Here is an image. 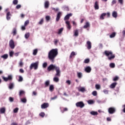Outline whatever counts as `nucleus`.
<instances>
[{
  "label": "nucleus",
  "instance_id": "18",
  "mask_svg": "<svg viewBox=\"0 0 125 125\" xmlns=\"http://www.w3.org/2000/svg\"><path fill=\"white\" fill-rule=\"evenodd\" d=\"M65 24H66V27L68 30L71 29V25H70V21H66Z\"/></svg>",
  "mask_w": 125,
  "mask_h": 125
},
{
  "label": "nucleus",
  "instance_id": "27",
  "mask_svg": "<svg viewBox=\"0 0 125 125\" xmlns=\"http://www.w3.org/2000/svg\"><path fill=\"white\" fill-rule=\"evenodd\" d=\"M90 114H91V115H92L93 116H96V115H98V112H97V111H92L90 112Z\"/></svg>",
  "mask_w": 125,
  "mask_h": 125
},
{
  "label": "nucleus",
  "instance_id": "30",
  "mask_svg": "<svg viewBox=\"0 0 125 125\" xmlns=\"http://www.w3.org/2000/svg\"><path fill=\"white\" fill-rule=\"evenodd\" d=\"M0 112L1 114H4L5 113V107H2L0 109Z\"/></svg>",
  "mask_w": 125,
  "mask_h": 125
},
{
  "label": "nucleus",
  "instance_id": "23",
  "mask_svg": "<svg viewBox=\"0 0 125 125\" xmlns=\"http://www.w3.org/2000/svg\"><path fill=\"white\" fill-rule=\"evenodd\" d=\"M10 16H11V14L10 12H8L6 15V19L7 20H10Z\"/></svg>",
  "mask_w": 125,
  "mask_h": 125
},
{
  "label": "nucleus",
  "instance_id": "6",
  "mask_svg": "<svg viewBox=\"0 0 125 125\" xmlns=\"http://www.w3.org/2000/svg\"><path fill=\"white\" fill-rule=\"evenodd\" d=\"M2 79L4 82H7V81H11V80H12V75H8V77L3 76Z\"/></svg>",
  "mask_w": 125,
  "mask_h": 125
},
{
  "label": "nucleus",
  "instance_id": "26",
  "mask_svg": "<svg viewBox=\"0 0 125 125\" xmlns=\"http://www.w3.org/2000/svg\"><path fill=\"white\" fill-rule=\"evenodd\" d=\"M74 36L75 37H78V36H79V30L76 29V30L74 31Z\"/></svg>",
  "mask_w": 125,
  "mask_h": 125
},
{
  "label": "nucleus",
  "instance_id": "24",
  "mask_svg": "<svg viewBox=\"0 0 125 125\" xmlns=\"http://www.w3.org/2000/svg\"><path fill=\"white\" fill-rule=\"evenodd\" d=\"M112 16L114 17V18H117L118 17V13H117V12L113 11L112 13Z\"/></svg>",
  "mask_w": 125,
  "mask_h": 125
},
{
  "label": "nucleus",
  "instance_id": "12",
  "mask_svg": "<svg viewBox=\"0 0 125 125\" xmlns=\"http://www.w3.org/2000/svg\"><path fill=\"white\" fill-rule=\"evenodd\" d=\"M48 106H49L48 104L44 103L41 105V108L42 109H45L46 108H47Z\"/></svg>",
  "mask_w": 125,
  "mask_h": 125
},
{
  "label": "nucleus",
  "instance_id": "47",
  "mask_svg": "<svg viewBox=\"0 0 125 125\" xmlns=\"http://www.w3.org/2000/svg\"><path fill=\"white\" fill-rule=\"evenodd\" d=\"M19 110V108L18 107H17L13 110V112L14 113H18Z\"/></svg>",
  "mask_w": 125,
  "mask_h": 125
},
{
  "label": "nucleus",
  "instance_id": "25",
  "mask_svg": "<svg viewBox=\"0 0 125 125\" xmlns=\"http://www.w3.org/2000/svg\"><path fill=\"white\" fill-rule=\"evenodd\" d=\"M49 90L51 91V92H52L53 90H54V85L51 84L49 86Z\"/></svg>",
  "mask_w": 125,
  "mask_h": 125
},
{
  "label": "nucleus",
  "instance_id": "1",
  "mask_svg": "<svg viewBox=\"0 0 125 125\" xmlns=\"http://www.w3.org/2000/svg\"><path fill=\"white\" fill-rule=\"evenodd\" d=\"M58 55V49H51L48 54V58L51 61V62H54V60L56 56Z\"/></svg>",
  "mask_w": 125,
  "mask_h": 125
},
{
  "label": "nucleus",
  "instance_id": "42",
  "mask_svg": "<svg viewBox=\"0 0 125 125\" xmlns=\"http://www.w3.org/2000/svg\"><path fill=\"white\" fill-rule=\"evenodd\" d=\"M87 103L88 104H94V101L92 100H89L87 101Z\"/></svg>",
  "mask_w": 125,
  "mask_h": 125
},
{
  "label": "nucleus",
  "instance_id": "50",
  "mask_svg": "<svg viewBox=\"0 0 125 125\" xmlns=\"http://www.w3.org/2000/svg\"><path fill=\"white\" fill-rule=\"evenodd\" d=\"M103 92L104 93V94H108V93H109V91L106 89H104L103 90Z\"/></svg>",
  "mask_w": 125,
  "mask_h": 125
},
{
  "label": "nucleus",
  "instance_id": "44",
  "mask_svg": "<svg viewBox=\"0 0 125 125\" xmlns=\"http://www.w3.org/2000/svg\"><path fill=\"white\" fill-rule=\"evenodd\" d=\"M24 37L25 39H28L29 37H30V33H28L25 34Z\"/></svg>",
  "mask_w": 125,
  "mask_h": 125
},
{
  "label": "nucleus",
  "instance_id": "62",
  "mask_svg": "<svg viewBox=\"0 0 125 125\" xmlns=\"http://www.w3.org/2000/svg\"><path fill=\"white\" fill-rule=\"evenodd\" d=\"M52 9L53 10H54L55 11H58V10H59V8H55L52 7Z\"/></svg>",
  "mask_w": 125,
  "mask_h": 125
},
{
  "label": "nucleus",
  "instance_id": "34",
  "mask_svg": "<svg viewBox=\"0 0 125 125\" xmlns=\"http://www.w3.org/2000/svg\"><path fill=\"white\" fill-rule=\"evenodd\" d=\"M63 30H64V28L63 27H62L61 28L59 31H58V34L59 35H61V34L62 33V32H63Z\"/></svg>",
  "mask_w": 125,
  "mask_h": 125
},
{
  "label": "nucleus",
  "instance_id": "5",
  "mask_svg": "<svg viewBox=\"0 0 125 125\" xmlns=\"http://www.w3.org/2000/svg\"><path fill=\"white\" fill-rule=\"evenodd\" d=\"M76 106L80 108H83L84 107V104L83 102H79L76 104Z\"/></svg>",
  "mask_w": 125,
  "mask_h": 125
},
{
  "label": "nucleus",
  "instance_id": "63",
  "mask_svg": "<svg viewBox=\"0 0 125 125\" xmlns=\"http://www.w3.org/2000/svg\"><path fill=\"white\" fill-rule=\"evenodd\" d=\"M55 99H57V96H55V97L51 98V100H55Z\"/></svg>",
  "mask_w": 125,
  "mask_h": 125
},
{
  "label": "nucleus",
  "instance_id": "46",
  "mask_svg": "<svg viewBox=\"0 0 125 125\" xmlns=\"http://www.w3.org/2000/svg\"><path fill=\"white\" fill-rule=\"evenodd\" d=\"M13 3L15 5H16V4H18V0H14L13 1Z\"/></svg>",
  "mask_w": 125,
  "mask_h": 125
},
{
  "label": "nucleus",
  "instance_id": "31",
  "mask_svg": "<svg viewBox=\"0 0 125 125\" xmlns=\"http://www.w3.org/2000/svg\"><path fill=\"white\" fill-rule=\"evenodd\" d=\"M14 87V84L13 83H10L9 85V89H12Z\"/></svg>",
  "mask_w": 125,
  "mask_h": 125
},
{
  "label": "nucleus",
  "instance_id": "51",
  "mask_svg": "<svg viewBox=\"0 0 125 125\" xmlns=\"http://www.w3.org/2000/svg\"><path fill=\"white\" fill-rule=\"evenodd\" d=\"M63 8H64V10H66V11H69V7H68L67 6H64L63 7Z\"/></svg>",
  "mask_w": 125,
  "mask_h": 125
},
{
  "label": "nucleus",
  "instance_id": "16",
  "mask_svg": "<svg viewBox=\"0 0 125 125\" xmlns=\"http://www.w3.org/2000/svg\"><path fill=\"white\" fill-rule=\"evenodd\" d=\"M49 84H50V81L47 80L44 83L45 87H48L49 86Z\"/></svg>",
  "mask_w": 125,
  "mask_h": 125
},
{
  "label": "nucleus",
  "instance_id": "56",
  "mask_svg": "<svg viewBox=\"0 0 125 125\" xmlns=\"http://www.w3.org/2000/svg\"><path fill=\"white\" fill-rule=\"evenodd\" d=\"M118 80H119V77L116 76L113 78V81H114V82H116V81H118Z\"/></svg>",
  "mask_w": 125,
  "mask_h": 125
},
{
  "label": "nucleus",
  "instance_id": "22",
  "mask_svg": "<svg viewBox=\"0 0 125 125\" xmlns=\"http://www.w3.org/2000/svg\"><path fill=\"white\" fill-rule=\"evenodd\" d=\"M106 14H106L105 13L102 14L100 16V19H101V20H104V17H105L106 16Z\"/></svg>",
  "mask_w": 125,
  "mask_h": 125
},
{
  "label": "nucleus",
  "instance_id": "28",
  "mask_svg": "<svg viewBox=\"0 0 125 125\" xmlns=\"http://www.w3.org/2000/svg\"><path fill=\"white\" fill-rule=\"evenodd\" d=\"M78 90L79 91H81V92H84V91H85V88L84 87H81Z\"/></svg>",
  "mask_w": 125,
  "mask_h": 125
},
{
  "label": "nucleus",
  "instance_id": "10",
  "mask_svg": "<svg viewBox=\"0 0 125 125\" xmlns=\"http://www.w3.org/2000/svg\"><path fill=\"white\" fill-rule=\"evenodd\" d=\"M73 15L72 13H69L67 15H66L64 18V21H66V20H69V19H70V18Z\"/></svg>",
  "mask_w": 125,
  "mask_h": 125
},
{
  "label": "nucleus",
  "instance_id": "55",
  "mask_svg": "<svg viewBox=\"0 0 125 125\" xmlns=\"http://www.w3.org/2000/svg\"><path fill=\"white\" fill-rule=\"evenodd\" d=\"M46 66H47V62H44L42 65L43 68H46Z\"/></svg>",
  "mask_w": 125,
  "mask_h": 125
},
{
  "label": "nucleus",
  "instance_id": "48",
  "mask_svg": "<svg viewBox=\"0 0 125 125\" xmlns=\"http://www.w3.org/2000/svg\"><path fill=\"white\" fill-rule=\"evenodd\" d=\"M25 93V92L23 90H21L19 93V96H21V95L24 94Z\"/></svg>",
  "mask_w": 125,
  "mask_h": 125
},
{
  "label": "nucleus",
  "instance_id": "33",
  "mask_svg": "<svg viewBox=\"0 0 125 125\" xmlns=\"http://www.w3.org/2000/svg\"><path fill=\"white\" fill-rule=\"evenodd\" d=\"M95 87L96 89L99 90V89H100V88H101V86L99 84H96L95 85Z\"/></svg>",
  "mask_w": 125,
  "mask_h": 125
},
{
  "label": "nucleus",
  "instance_id": "15",
  "mask_svg": "<svg viewBox=\"0 0 125 125\" xmlns=\"http://www.w3.org/2000/svg\"><path fill=\"white\" fill-rule=\"evenodd\" d=\"M56 76H58V77H60V69L59 68V67L58 66L57 67H56Z\"/></svg>",
  "mask_w": 125,
  "mask_h": 125
},
{
  "label": "nucleus",
  "instance_id": "60",
  "mask_svg": "<svg viewBox=\"0 0 125 125\" xmlns=\"http://www.w3.org/2000/svg\"><path fill=\"white\" fill-rule=\"evenodd\" d=\"M44 112H41L40 114V116H41V117H42V118H43L44 117Z\"/></svg>",
  "mask_w": 125,
  "mask_h": 125
},
{
  "label": "nucleus",
  "instance_id": "40",
  "mask_svg": "<svg viewBox=\"0 0 125 125\" xmlns=\"http://www.w3.org/2000/svg\"><path fill=\"white\" fill-rule=\"evenodd\" d=\"M76 55V53L75 52H72L70 55V58H72L73 56H75Z\"/></svg>",
  "mask_w": 125,
  "mask_h": 125
},
{
  "label": "nucleus",
  "instance_id": "8",
  "mask_svg": "<svg viewBox=\"0 0 125 125\" xmlns=\"http://www.w3.org/2000/svg\"><path fill=\"white\" fill-rule=\"evenodd\" d=\"M108 113L109 114H114L116 112V109L114 107H110L108 108Z\"/></svg>",
  "mask_w": 125,
  "mask_h": 125
},
{
  "label": "nucleus",
  "instance_id": "43",
  "mask_svg": "<svg viewBox=\"0 0 125 125\" xmlns=\"http://www.w3.org/2000/svg\"><path fill=\"white\" fill-rule=\"evenodd\" d=\"M92 95H93V96H96L97 95V91H94L92 92Z\"/></svg>",
  "mask_w": 125,
  "mask_h": 125
},
{
  "label": "nucleus",
  "instance_id": "58",
  "mask_svg": "<svg viewBox=\"0 0 125 125\" xmlns=\"http://www.w3.org/2000/svg\"><path fill=\"white\" fill-rule=\"evenodd\" d=\"M115 3H117V0H113L111 2V5H114Z\"/></svg>",
  "mask_w": 125,
  "mask_h": 125
},
{
  "label": "nucleus",
  "instance_id": "52",
  "mask_svg": "<svg viewBox=\"0 0 125 125\" xmlns=\"http://www.w3.org/2000/svg\"><path fill=\"white\" fill-rule=\"evenodd\" d=\"M45 19L46 21H49L50 20V17L49 16H47L45 17Z\"/></svg>",
  "mask_w": 125,
  "mask_h": 125
},
{
  "label": "nucleus",
  "instance_id": "17",
  "mask_svg": "<svg viewBox=\"0 0 125 125\" xmlns=\"http://www.w3.org/2000/svg\"><path fill=\"white\" fill-rule=\"evenodd\" d=\"M86 44L87 45V49H90L91 48V42H90V41H87Z\"/></svg>",
  "mask_w": 125,
  "mask_h": 125
},
{
  "label": "nucleus",
  "instance_id": "32",
  "mask_svg": "<svg viewBox=\"0 0 125 125\" xmlns=\"http://www.w3.org/2000/svg\"><path fill=\"white\" fill-rule=\"evenodd\" d=\"M53 81L55 82V83H58L59 82V78L57 77H55L53 78Z\"/></svg>",
  "mask_w": 125,
  "mask_h": 125
},
{
  "label": "nucleus",
  "instance_id": "4",
  "mask_svg": "<svg viewBox=\"0 0 125 125\" xmlns=\"http://www.w3.org/2000/svg\"><path fill=\"white\" fill-rule=\"evenodd\" d=\"M58 67V66H56L55 65L51 64L48 67L47 70L49 71V72L50 71H53V70H56V68Z\"/></svg>",
  "mask_w": 125,
  "mask_h": 125
},
{
  "label": "nucleus",
  "instance_id": "45",
  "mask_svg": "<svg viewBox=\"0 0 125 125\" xmlns=\"http://www.w3.org/2000/svg\"><path fill=\"white\" fill-rule=\"evenodd\" d=\"M39 25H42L43 24V19H42L41 21L39 22Z\"/></svg>",
  "mask_w": 125,
  "mask_h": 125
},
{
  "label": "nucleus",
  "instance_id": "39",
  "mask_svg": "<svg viewBox=\"0 0 125 125\" xmlns=\"http://www.w3.org/2000/svg\"><path fill=\"white\" fill-rule=\"evenodd\" d=\"M9 53L10 57H13V55L14 54V52H13V51H10Z\"/></svg>",
  "mask_w": 125,
  "mask_h": 125
},
{
  "label": "nucleus",
  "instance_id": "37",
  "mask_svg": "<svg viewBox=\"0 0 125 125\" xmlns=\"http://www.w3.org/2000/svg\"><path fill=\"white\" fill-rule=\"evenodd\" d=\"M21 101L22 103H27V99L26 98H21Z\"/></svg>",
  "mask_w": 125,
  "mask_h": 125
},
{
  "label": "nucleus",
  "instance_id": "14",
  "mask_svg": "<svg viewBox=\"0 0 125 125\" xmlns=\"http://www.w3.org/2000/svg\"><path fill=\"white\" fill-rule=\"evenodd\" d=\"M84 71L86 73H90L91 72V67L90 66H87L85 68Z\"/></svg>",
  "mask_w": 125,
  "mask_h": 125
},
{
  "label": "nucleus",
  "instance_id": "2",
  "mask_svg": "<svg viewBox=\"0 0 125 125\" xmlns=\"http://www.w3.org/2000/svg\"><path fill=\"white\" fill-rule=\"evenodd\" d=\"M104 54L108 57V60H112L115 57V54H113L111 51H105Z\"/></svg>",
  "mask_w": 125,
  "mask_h": 125
},
{
  "label": "nucleus",
  "instance_id": "49",
  "mask_svg": "<svg viewBox=\"0 0 125 125\" xmlns=\"http://www.w3.org/2000/svg\"><path fill=\"white\" fill-rule=\"evenodd\" d=\"M115 36H116V33H113L112 34L110 35V38L112 39V38H114Z\"/></svg>",
  "mask_w": 125,
  "mask_h": 125
},
{
  "label": "nucleus",
  "instance_id": "11",
  "mask_svg": "<svg viewBox=\"0 0 125 125\" xmlns=\"http://www.w3.org/2000/svg\"><path fill=\"white\" fill-rule=\"evenodd\" d=\"M94 8L96 10L99 9V2L96 1L94 5Z\"/></svg>",
  "mask_w": 125,
  "mask_h": 125
},
{
  "label": "nucleus",
  "instance_id": "54",
  "mask_svg": "<svg viewBox=\"0 0 125 125\" xmlns=\"http://www.w3.org/2000/svg\"><path fill=\"white\" fill-rule=\"evenodd\" d=\"M29 23H30V21L29 20L26 21L24 22V26H27Z\"/></svg>",
  "mask_w": 125,
  "mask_h": 125
},
{
  "label": "nucleus",
  "instance_id": "29",
  "mask_svg": "<svg viewBox=\"0 0 125 125\" xmlns=\"http://www.w3.org/2000/svg\"><path fill=\"white\" fill-rule=\"evenodd\" d=\"M77 77L79 79H82L83 77V73L81 72H77Z\"/></svg>",
  "mask_w": 125,
  "mask_h": 125
},
{
  "label": "nucleus",
  "instance_id": "61",
  "mask_svg": "<svg viewBox=\"0 0 125 125\" xmlns=\"http://www.w3.org/2000/svg\"><path fill=\"white\" fill-rule=\"evenodd\" d=\"M66 83H67V84H68L69 85H70V84H71V81L70 80H67L66 81Z\"/></svg>",
  "mask_w": 125,
  "mask_h": 125
},
{
  "label": "nucleus",
  "instance_id": "57",
  "mask_svg": "<svg viewBox=\"0 0 125 125\" xmlns=\"http://www.w3.org/2000/svg\"><path fill=\"white\" fill-rule=\"evenodd\" d=\"M21 4H18L16 6V8L17 9H20V8H21Z\"/></svg>",
  "mask_w": 125,
  "mask_h": 125
},
{
  "label": "nucleus",
  "instance_id": "41",
  "mask_svg": "<svg viewBox=\"0 0 125 125\" xmlns=\"http://www.w3.org/2000/svg\"><path fill=\"white\" fill-rule=\"evenodd\" d=\"M13 36H15L16 35V33H17V31H16V28H14L13 29Z\"/></svg>",
  "mask_w": 125,
  "mask_h": 125
},
{
  "label": "nucleus",
  "instance_id": "38",
  "mask_svg": "<svg viewBox=\"0 0 125 125\" xmlns=\"http://www.w3.org/2000/svg\"><path fill=\"white\" fill-rule=\"evenodd\" d=\"M115 66L116 65L114 63H110L109 64V67H110V68H115Z\"/></svg>",
  "mask_w": 125,
  "mask_h": 125
},
{
  "label": "nucleus",
  "instance_id": "19",
  "mask_svg": "<svg viewBox=\"0 0 125 125\" xmlns=\"http://www.w3.org/2000/svg\"><path fill=\"white\" fill-rule=\"evenodd\" d=\"M90 24H89V22L88 21H86L85 23V24L83 26L84 29H86L87 28H88V27H90Z\"/></svg>",
  "mask_w": 125,
  "mask_h": 125
},
{
  "label": "nucleus",
  "instance_id": "3",
  "mask_svg": "<svg viewBox=\"0 0 125 125\" xmlns=\"http://www.w3.org/2000/svg\"><path fill=\"white\" fill-rule=\"evenodd\" d=\"M39 67V62H33L31 64L29 68L30 70H32L33 68H34V70H37L38 67Z\"/></svg>",
  "mask_w": 125,
  "mask_h": 125
},
{
  "label": "nucleus",
  "instance_id": "35",
  "mask_svg": "<svg viewBox=\"0 0 125 125\" xmlns=\"http://www.w3.org/2000/svg\"><path fill=\"white\" fill-rule=\"evenodd\" d=\"M1 58H3V59H7L8 58V55L4 54L1 56Z\"/></svg>",
  "mask_w": 125,
  "mask_h": 125
},
{
  "label": "nucleus",
  "instance_id": "13",
  "mask_svg": "<svg viewBox=\"0 0 125 125\" xmlns=\"http://www.w3.org/2000/svg\"><path fill=\"white\" fill-rule=\"evenodd\" d=\"M44 8L47 9L49 7V1L46 0L44 3Z\"/></svg>",
  "mask_w": 125,
  "mask_h": 125
},
{
  "label": "nucleus",
  "instance_id": "7",
  "mask_svg": "<svg viewBox=\"0 0 125 125\" xmlns=\"http://www.w3.org/2000/svg\"><path fill=\"white\" fill-rule=\"evenodd\" d=\"M9 46L12 48V49H14L15 47V45L14 44V41L13 40H11L9 42Z\"/></svg>",
  "mask_w": 125,
  "mask_h": 125
},
{
  "label": "nucleus",
  "instance_id": "20",
  "mask_svg": "<svg viewBox=\"0 0 125 125\" xmlns=\"http://www.w3.org/2000/svg\"><path fill=\"white\" fill-rule=\"evenodd\" d=\"M117 83H111L109 87H110V88H115V87H116V85H117Z\"/></svg>",
  "mask_w": 125,
  "mask_h": 125
},
{
  "label": "nucleus",
  "instance_id": "64",
  "mask_svg": "<svg viewBox=\"0 0 125 125\" xmlns=\"http://www.w3.org/2000/svg\"><path fill=\"white\" fill-rule=\"evenodd\" d=\"M20 72H21V74L24 73V70L22 68H21L20 69Z\"/></svg>",
  "mask_w": 125,
  "mask_h": 125
},
{
  "label": "nucleus",
  "instance_id": "59",
  "mask_svg": "<svg viewBox=\"0 0 125 125\" xmlns=\"http://www.w3.org/2000/svg\"><path fill=\"white\" fill-rule=\"evenodd\" d=\"M9 101H10V102H13L14 99H13V98L10 97H9Z\"/></svg>",
  "mask_w": 125,
  "mask_h": 125
},
{
  "label": "nucleus",
  "instance_id": "36",
  "mask_svg": "<svg viewBox=\"0 0 125 125\" xmlns=\"http://www.w3.org/2000/svg\"><path fill=\"white\" fill-rule=\"evenodd\" d=\"M18 81L20 83H21V82H23V77L21 76H19V80Z\"/></svg>",
  "mask_w": 125,
  "mask_h": 125
},
{
  "label": "nucleus",
  "instance_id": "53",
  "mask_svg": "<svg viewBox=\"0 0 125 125\" xmlns=\"http://www.w3.org/2000/svg\"><path fill=\"white\" fill-rule=\"evenodd\" d=\"M24 65V63H23V62H22V61H21L19 63V66L20 67H23V65Z\"/></svg>",
  "mask_w": 125,
  "mask_h": 125
},
{
  "label": "nucleus",
  "instance_id": "21",
  "mask_svg": "<svg viewBox=\"0 0 125 125\" xmlns=\"http://www.w3.org/2000/svg\"><path fill=\"white\" fill-rule=\"evenodd\" d=\"M38 51H39V50H38V49H34L32 53L33 55H34V56H36V55H37V54H38Z\"/></svg>",
  "mask_w": 125,
  "mask_h": 125
},
{
  "label": "nucleus",
  "instance_id": "9",
  "mask_svg": "<svg viewBox=\"0 0 125 125\" xmlns=\"http://www.w3.org/2000/svg\"><path fill=\"white\" fill-rule=\"evenodd\" d=\"M62 16V12H59V13H58L56 18V22H58V21L60 20V17H61Z\"/></svg>",
  "mask_w": 125,
  "mask_h": 125
}]
</instances>
